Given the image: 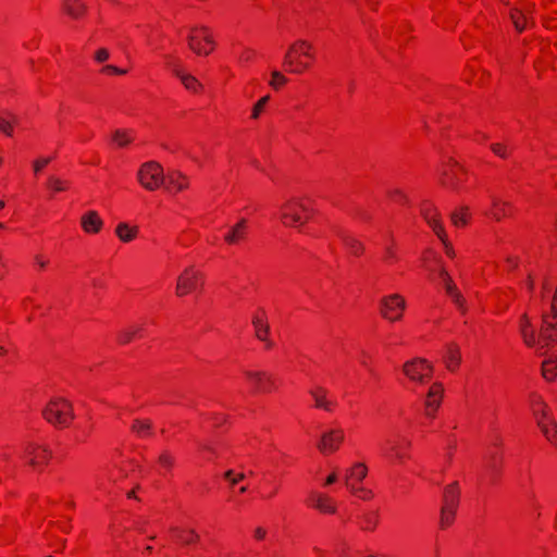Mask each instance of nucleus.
Masks as SVG:
<instances>
[{
	"instance_id": "obj_32",
	"label": "nucleus",
	"mask_w": 557,
	"mask_h": 557,
	"mask_svg": "<svg viewBox=\"0 0 557 557\" xmlns=\"http://www.w3.org/2000/svg\"><path fill=\"white\" fill-rule=\"evenodd\" d=\"M139 227L126 222H120L115 227V235L122 243H131L138 236Z\"/></svg>"
},
{
	"instance_id": "obj_14",
	"label": "nucleus",
	"mask_w": 557,
	"mask_h": 557,
	"mask_svg": "<svg viewBox=\"0 0 557 557\" xmlns=\"http://www.w3.org/2000/svg\"><path fill=\"white\" fill-rule=\"evenodd\" d=\"M345 441V432L341 428L324 431L317 443V449L323 456L335 454Z\"/></svg>"
},
{
	"instance_id": "obj_20",
	"label": "nucleus",
	"mask_w": 557,
	"mask_h": 557,
	"mask_svg": "<svg viewBox=\"0 0 557 557\" xmlns=\"http://www.w3.org/2000/svg\"><path fill=\"white\" fill-rule=\"evenodd\" d=\"M252 327L255 337L264 344L265 349H272L273 341L270 338V325L264 311L260 310L252 315Z\"/></svg>"
},
{
	"instance_id": "obj_42",
	"label": "nucleus",
	"mask_w": 557,
	"mask_h": 557,
	"mask_svg": "<svg viewBox=\"0 0 557 557\" xmlns=\"http://www.w3.org/2000/svg\"><path fill=\"white\" fill-rule=\"evenodd\" d=\"M152 424L149 420L136 419L132 423V431L139 436H146L151 434Z\"/></svg>"
},
{
	"instance_id": "obj_58",
	"label": "nucleus",
	"mask_w": 557,
	"mask_h": 557,
	"mask_svg": "<svg viewBox=\"0 0 557 557\" xmlns=\"http://www.w3.org/2000/svg\"><path fill=\"white\" fill-rule=\"evenodd\" d=\"M552 319H557V294H554L553 301H552Z\"/></svg>"
},
{
	"instance_id": "obj_60",
	"label": "nucleus",
	"mask_w": 557,
	"mask_h": 557,
	"mask_svg": "<svg viewBox=\"0 0 557 557\" xmlns=\"http://www.w3.org/2000/svg\"><path fill=\"white\" fill-rule=\"evenodd\" d=\"M527 286H528V288H529L530 290H532V289H533V287H534V282H533V280L531 278V276H529V277H528Z\"/></svg>"
},
{
	"instance_id": "obj_43",
	"label": "nucleus",
	"mask_w": 557,
	"mask_h": 557,
	"mask_svg": "<svg viewBox=\"0 0 557 557\" xmlns=\"http://www.w3.org/2000/svg\"><path fill=\"white\" fill-rule=\"evenodd\" d=\"M542 374L546 381H554L557 376V363L553 359L544 360L542 363Z\"/></svg>"
},
{
	"instance_id": "obj_36",
	"label": "nucleus",
	"mask_w": 557,
	"mask_h": 557,
	"mask_svg": "<svg viewBox=\"0 0 557 557\" xmlns=\"http://www.w3.org/2000/svg\"><path fill=\"white\" fill-rule=\"evenodd\" d=\"M469 219H470V213H469V207H467V206L456 209L450 214L451 223L456 227L466 226L469 222Z\"/></svg>"
},
{
	"instance_id": "obj_26",
	"label": "nucleus",
	"mask_w": 557,
	"mask_h": 557,
	"mask_svg": "<svg viewBox=\"0 0 557 557\" xmlns=\"http://www.w3.org/2000/svg\"><path fill=\"white\" fill-rule=\"evenodd\" d=\"M249 222L247 219L243 218L240 219L235 225L228 228V231L224 234L223 239L224 242L230 245H238L243 240L246 239Z\"/></svg>"
},
{
	"instance_id": "obj_64",
	"label": "nucleus",
	"mask_w": 557,
	"mask_h": 557,
	"mask_svg": "<svg viewBox=\"0 0 557 557\" xmlns=\"http://www.w3.org/2000/svg\"><path fill=\"white\" fill-rule=\"evenodd\" d=\"M151 550H152V546H146V547H145V552H147V553H151Z\"/></svg>"
},
{
	"instance_id": "obj_11",
	"label": "nucleus",
	"mask_w": 557,
	"mask_h": 557,
	"mask_svg": "<svg viewBox=\"0 0 557 557\" xmlns=\"http://www.w3.org/2000/svg\"><path fill=\"white\" fill-rule=\"evenodd\" d=\"M406 309V299L398 293L385 295L379 301L380 315L391 323L401 321Z\"/></svg>"
},
{
	"instance_id": "obj_23",
	"label": "nucleus",
	"mask_w": 557,
	"mask_h": 557,
	"mask_svg": "<svg viewBox=\"0 0 557 557\" xmlns=\"http://www.w3.org/2000/svg\"><path fill=\"white\" fill-rule=\"evenodd\" d=\"M513 205L511 201L505 200L498 196L491 197V207L488 215L496 222L509 218L512 214Z\"/></svg>"
},
{
	"instance_id": "obj_6",
	"label": "nucleus",
	"mask_w": 557,
	"mask_h": 557,
	"mask_svg": "<svg viewBox=\"0 0 557 557\" xmlns=\"http://www.w3.org/2000/svg\"><path fill=\"white\" fill-rule=\"evenodd\" d=\"M531 408L537 425L547 441L557 446V424L552 417L548 405L541 396H535L532 399Z\"/></svg>"
},
{
	"instance_id": "obj_61",
	"label": "nucleus",
	"mask_w": 557,
	"mask_h": 557,
	"mask_svg": "<svg viewBox=\"0 0 557 557\" xmlns=\"http://www.w3.org/2000/svg\"><path fill=\"white\" fill-rule=\"evenodd\" d=\"M375 527V522L368 521V523L363 527L366 530H373Z\"/></svg>"
},
{
	"instance_id": "obj_30",
	"label": "nucleus",
	"mask_w": 557,
	"mask_h": 557,
	"mask_svg": "<svg viewBox=\"0 0 557 557\" xmlns=\"http://www.w3.org/2000/svg\"><path fill=\"white\" fill-rule=\"evenodd\" d=\"M443 360L447 370L456 371L461 362V351L457 344L450 343L446 345L443 354Z\"/></svg>"
},
{
	"instance_id": "obj_45",
	"label": "nucleus",
	"mask_w": 557,
	"mask_h": 557,
	"mask_svg": "<svg viewBox=\"0 0 557 557\" xmlns=\"http://www.w3.org/2000/svg\"><path fill=\"white\" fill-rule=\"evenodd\" d=\"M510 18L517 30L521 32L527 23V15L519 9H515L510 12Z\"/></svg>"
},
{
	"instance_id": "obj_7",
	"label": "nucleus",
	"mask_w": 557,
	"mask_h": 557,
	"mask_svg": "<svg viewBox=\"0 0 557 557\" xmlns=\"http://www.w3.org/2000/svg\"><path fill=\"white\" fill-rule=\"evenodd\" d=\"M203 286V272L196 264H189L183 269L176 278L175 295L177 297H186L202 289Z\"/></svg>"
},
{
	"instance_id": "obj_40",
	"label": "nucleus",
	"mask_w": 557,
	"mask_h": 557,
	"mask_svg": "<svg viewBox=\"0 0 557 557\" xmlns=\"http://www.w3.org/2000/svg\"><path fill=\"white\" fill-rule=\"evenodd\" d=\"M456 511L457 508L442 506L440 515V529L445 530L454 523Z\"/></svg>"
},
{
	"instance_id": "obj_33",
	"label": "nucleus",
	"mask_w": 557,
	"mask_h": 557,
	"mask_svg": "<svg viewBox=\"0 0 557 557\" xmlns=\"http://www.w3.org/2000/svg\"><path fill=\"white\" fill-rule=\"evenodd\" d=\"M460 491L457 482L450 483L444 488L442 506L458 508Z\"/></svg>"
},
{
	"instance_id": "obj_16",
	"label": "nucleus",
	"mask_w": 557,
	"mask_h": 557,
	"mask_svg": "<svg viewBox=\"0 0 557 557\" xmlns=\"http://www.w3.org/2000/svg\"><path fill=\"white\" fill-rule=\"evenodd\" d=\"M444 397V386L441 382H434L423 400V414L428 419H434L442 405Z\"/></svg>"
},
{
	"instance_id": "obj_55",
	"label": "nucleus",
	"mask_w": 557,
	"mask_h": 557,
	"mask_svg": "<svg viewBox=\"0 0 557 557\" xmlns=\"http://www.w3.org/2000/svg\"><path fill=\"white\" fill-rule=\"evenodd\" d=\"M384 261L387 264H393L394 262L397 261V252L393 246H389L385 249Z\"/></svg>"
},
{
	"instance_id": "obj_13",
	"label": "nucleus",
	"mask_w": 557,
	"mask_h": 557,
	"mask_svg": "<svg viewBox=\"0 0 557 557\" xmlns=\"http://www.w3.org/2000/svg\"><path fill=\"white\" fill-rule=\"evenodd\" d=\"M23 459L34 470L41 472L51 459V450L39 443H28L23 453Z\"/></svg>"
},
{
	"instance_id": "obj_54",
	"label": "nucleus",
	"mask_w": 557,
	"mask_h": 557,
	"mask_svg": "<svg viewBox=\"0 0 557 557\" xmlns=\"http://www.w3.org/2000/svg\"><path fill=\"white\" fill-rule=\"evenodd\" d=\"M491 149L494 154L500 157V158H507L508 157V148L506 145L502 143H496L491 146Z\"/></svg>"
},
{
	"instance_id": "obj_3",
	"label": "nucleus",
	"mask_w": 557,
	"mask_h": 557,
	"mask_svg": "<svg viewBox=\"0 0 557 557\" xmlns=\"http://www.w3.org/2000/svg\"><path fill=\"white\" fill-rule=\"evenodd\" d=\"M368 475L369 467L363 461L352 462L344 473V484L349 494L363 502H369L374 497L373 490L366 484Z\"/></svg>"
},
{
	"instance_id": "obj_37",
	"label": "nucleus",
	"mask_w": 557,
	"mask_h": 557,
	"mask_svg": "<svg viewBox=\"0 0 557 557\" xmlns=\"http://www.w3.org/2000/svg\"><path fill=\"white\" fill-rule=\"evenodd\" d=\"M70 182L57 175H50L47 181V187L52 193H65L70 189Z\"/></svg>"
},
{
	"instance_id": "obj_2",
	"label": "nucleus",
	"mask_w": 557,
	"mask_h": 557,
	"mask_svg": "<svg viewBox=\"0 0 557 557\" xmlns=\"http://www.w3.org/2000/svg\"><path fill=\"white\" fill-rule=\"evenodd\" d=\"M315 60L314 47L308 40L299 39L293 42L284 58L286 71L302 74L311 69Z\"/></svg>"
},
{
	"instance_id": "obj_38",
	"label": "nucleus",
	"mask_w": 557,
	"mask_h": 557,
	"mask_svg": "<svg viewBox=\"0 0 557 557\" xmlns=\"http://www.w3.org/2000/svg\"><path fill=\"white\" fill-rule=\"evenodd\" d=\"M143 331L141 327L138 326H128L124 330H121L117 334V342L121 345H127L129 344L135 337L140 335V332Z\"/></svg>"
},
{
	"instance_id": "obj_9",
	"label": "nucleus",
	"mask_w": 557,
	"mask_h": 557,
	"mask_svg": "<svg viewBox=\"0 0 557 557\" xmlns=\"http://www.w3.org/2000/svg\"><path fill=\"white\" fill-rule=\"evenodd\" d=\"M421 215L428 223V225L433 230V232L436 234V236L442 240L444 245V251L445 255L454 259L456 257V251L451 244L446 238L445 228L442 224L440 213L437 209L434 207V205L431 201H424L421 205Z\"/></svg>"
},
{
	"instance_id": "obj_35",
	"label": "nucleus",
	"mask_w": 557,
	"mask_h": 557,
	"mask_svg": "<svg viewBox=\"0 0 557 557\" xmlns=\"http://www.w3.org/2000/svg\"><path fill=\"white\" fill-rule=\"evenodd\" d=\"M112 141L119 148H126L133 143L132 132L124 128H117L112 134Z\"/></svg>"
},
{
	"instance_id": "obj_62",
	"label": "nucleus",
	"mask_w": 557,
	"mask_h": 557,
	"mask_svg": "<svg viewBox=\"0 0 557 557\" xmlns=\"http://www.w3.org/2000/svg\"><path fill=\"white\" fill-rule=\"evenodd\" d=\"M127 498H136V492L135 490H132L127 493Z\"/></svg>"
},
{
	"instance_id": "obj_27",
	"label": "nucleus",
	"mask_w": 557,
	"mask_h": 557,
	"mask_svg": "<svg viewBox=\"0 0 557 557\" xmlns=\"http://www.w3.org/2000/svg\"><path fill=\"white\" fill-rule=\"evenodd\" d=\"M169 66L171 67L172 73L181 81L187 90L194 94H198L202 90L203 86L197 77L185 72L178 65H171V63H169Z\"/></svg>"
},
{
	"instance_id": "obj_48",
	"label": "nucleus",
	"mask_w": 557,
	"mask_h": 557,
	"mask_svg": "<svg viewBox=\"0 0 557 557\" xmlns=\"http://www.w3.org/2000/svg\"><path fill=\"white\" fill-rule=\"evenodd\" d=\"M52 157H39L32 163L35 175H38L52 161Z\"/></svg>"
},
{
	"instance_id": "obj_5",
	"label": "nucleus",
	"mask_w": 557,
	"mask_h": 557,
	"mask_svg": "<svg viewBox=\"0 0 557 557\" xmlns=\"http://www.w3.org/2000/svg\"><path fill=\"white\" fill-rule=\"evenodd\" d=\"M187 46L197 55L207 57L215 49L212 29L207 25H194L187 35Z\"/></svg>"
},
{
	"instance_id": "obj_24",
	"label": "nucleus",
	"mask_w": 557,
	"mask_h": 557,
	"mask_svg": "<svg viewBox=\"0 0 557 557\" xmlns=\"http://www.w3.org/2000/svg\"><path fill=\"white\" fill-rule=\"evenodd\" d=\"M169 533L175 542H178L183 545L196 544L200 540V535L195 529L183 525H171Z\"/></svg>"
},
{
	"instance_id": "obj_46",
	"label": "nucleus",
	"mask_w": 557,
	"mask_h": 557,
	"mask_svg": "<svg viewBox=\"0 0 557 557\" xmlns=\"http://www.w3.org/2000/svg\"><path fill=\"white\" fill-rule=\"evenodd\" d=\"M287 81L288 79H287V77L285 75H283L278 71H274V72H272L271 81L269 82V85L273 89L278 90V89H281L287 83Z\"/></svg>"
},
{
	"instance_id": "obj_52",
	"label": "nucleus",
	"mask_w": 557,
	"mask_h": 557,
	"mask_svg": "<svg viewBox=\"0 0 557 557\" xmlns=\"http://www.w3.org/2000/svg\"><path fill=\"white\" fill-rule=\"evenodd\" d=\"M110 51L107 48H99L94 53V60L97 63H104L110 59Z\"/></svg>"
},
{
	"instance_id": "obj_41",
	"label": "nucleus",
	"mask_w": 557,
	"mask_h": 557,
	"mask_svg": "<svg viewBox=\"0 0 557 557\" xmlns=\"http://www.w3.org/2000/svg\"><path fill=\"white\" fill-rule=\"evenodd\" d=\"M422 265L425 270L434 272L438 264V256L435 251L428 249L422 255Z\"/></svg>"
},
{
	"instance_id": "obj_39",
	"label": "nucleus",
	"mask_w": 557,
	"mask_h": 557,
	"mask_svg": "<svg viewBox=\"0 0 557 557\" xmlns=\"http://www.w3.org/2000/svg\"><path fill=\"white\" fill-rule=\"evenodd\" d=\"M343 244L347 248L349 253L355 257L361 256L364 251L363 244L354 236H345L343 238Z\"/></svg>"
},
{
	"instance_id": "obj_57",
	"label": "nucleus",
	"mask_w": 557,
	"mask_h": 557,
	"mask_svg": "<svg viewBox=\"0 0 557 557\" xmlns=\"http://www.w3.org/2000/svg\"><path fill=\"white\" fill-rule=\"evenodd\" d=\"M267 535V530L262 527H258L253 532V537L258 541L264 540Z\"/></svg>"
},
{
	"instance_id": "obj_4",
	"label": "nucleus",
	"mask_w": 557,
	"mask_h": 557,
	"mask_svg": "<svg viewBox=\"0 0 557 557\" xmlns=\"http://www.w3.org/2000/svg\"><path fill=\"white\" fill-rule=\"evenodd\" d=\"M42 418L57 429L69 428L74 418L72 403L62 396H53L45 405L41 411Z\"/></svg>"
},
{
	"instance_id": "obj_10",
	"label": "nucleus",
	"mask_w": 557,
	"mask_h": 557,
	"mask_svg": "<svg viewBox=\"0 0 557 557\" xmlns=\"http://www.w3.org/2000/svg\"><path fill=\"white\" fill-rule=\"evenodd\" d=\"M433 366L424 358H412L406 361L401 367L403 374L414 385H424L433 376Z\"/></svg>"
},
{
	"instance_id": "obj_1",
	"label": "nucleus",
	"mask_w": 557,
	"mask_h": 557,
	"mask_svg": "<svg viewBox=\"0 0 557 557\" xmlns=\"http://www.w3.org/2000/svg\"><path fill=\"white\" fill-rule=\"evenodd\" d=\"M317 211L307 196H290L278 207V220L284 227L300 230Z\"/></svg>"
},
{
	"instance_id": "obj_47",
	"label": "nucleus",
	"mask_w": 557,
	"mask_h": 557,
	"mask_svg": "<svg viewBox=\"0 0 557 557\" xmlns=\"http://www.w3.org/2000/svg\"><path fill=\"white\" fill-rule=\"evenodd\" d=\"M100 74L102 75H126L128 73L127 69H122L112 64H106L100 69Z\"/></svg>"
},
{
	"instance_id": "obj_29",
	"label": "nucleus",
	"mask_w": 557,
	"mask_h": 557,
	"mask_svg": "<svg viewBox=\"0 0 557 557\" xmlns=\"http://www.w3.org/2000/svg\"><path fill=\"white\" fill-rule=\"evenodd\" d=\"M64 13L73 20H82L86 16L88 7L84 0H63Z\"/></svg>"
},
{
	"instance_id": "obj_49",
	"label": "nucleus",
	"mask_w": 557,
	"mask_h": 557,
	"mask_svg": "<svg viewBox=\"0 0 557 557\" xmlns=\"http://www.w3.org/2000/svg\"><path fill=\"white\" fill-rule=\"evenodd\" d=\"M388 198L396 202V203H399V205H405L407 203V196L406 194L399 189V188H393L388 191Z\"/></svg>"
},
{
	"instance_id": "obj_44",
	"label": "nucleus",
	"mask_w": 557,
	"mask_h": 557,
	"mask_svg": "<svg viewBox=\"0 0 557 557\" xmlns=\"http://www.w3.org/2000/svg\"><path fill=\"white\" fill-rule=\"evenodd\" d=\"M270 100V96H263L261 97L251 108L250 119L253 121H257L260 119L261 114L263 113L268 102Z\"/></svg>"
},
{
	"instance_id": "obj_50",
	"label": "nucleus",
	"mask_w": 557,
	"mask_h": 557,
	"mask_svg": "<svg viewBox=\"0 0 557 557\" xmlns=\"http://www.w3.org/2000/svg\"><path fill=\"white\" fill-rule=\"evenodd\" d=\"M223 476L226 481H228L232 487L245 479L244 473H235L233 470H227Z\"/></svg>"
},
{
	"instance_id": "obj_21",
	"label": "nucleus",
	"mask_w": 557,
	"mask_h": 557,
	"mask_svg": "<svg viewBox=\"0 0 557 557\" xmlns=\"http://www.w3.org/2000/svg\"><path fill=\"white\" fill-rule=\"evenodd\" d=\"M163 186L173 195L184 193L190 187V177L181 170H170Z\"/></svg>"
},
{
	"instance_id": "obj_18",
	"label": "nucleus",
	"mask_w": 557,
	"mask_h": 557,
	"mask_svg": "<svg viewBox=\"0 0 557 557\" xmlns=\"http://www.w3.org/2000/svg\"><path fill=\"white\" fill-rule=\"evenodd\" d=\"M79 226L85 235L98 236L104 230L106 223L99 211L89 209L79 215Z\"/></svg>"
},
{
	"instance_id": "obj_17",
	"label": "nucleus",
	"mask_w": 557,
	"mask_h": 557,
	"mask_svg": "<svg viewBox=\"0 0 557 557\" xmlns=\"http://www.w3.org/2000/svg\"><path fill=\"white\" fill-rule=\"evenodd\" d=\"M438 276L447 296L461 313H466L468 310L467 300L460 289L457 287L450 274L444 268H441Z\"/></svg>"
},
{
	"instance_id": "obj_59",
	"label": "nucleus",
	"mask_w": 557,
	"mask_h": 557,
	"mask_svg": "<svg viewBox=\"0 0 557 557\" xmlns=\"http://www.w3.org/2000/svg\"><path fill=\"white\" fill-rule=\"evenodd\" d=\"M506 262L508 264V269H515L518 265V260L516 257H508Z\"/></svg>"
},
{
	"instance_id": "obj_53",
	"label": "nucleus",
	"mask_w": 557,
	"mask_h": 557,
	"mask_svg": "<svg viewBox=\"0 0 557 557\" xmlns=\"http://www.w3.org/2000/svg\"><path fill=\"white\" fill-rule=\"evenodd\" d=\"M13 125L10 120H7L2 115H0V132L5 134L7 136L12 137L13 136Z\"/></svg>"
},
{
	"instance_id": "obj_19",
	"label": "nucleus",
	"mask_w": 557,
	"mask_h": 557,
	"mask_svg": "<svg viewBox=\"0 0 557 557\" xmlns=\"http://www.w3.org/2000/svg\"><path fill=\"white\" fill-rule=\"evenodd\" d=\"M412 442L406 436L389 441L386 447V456L395 463L403 465L410 459Z\"/></svg>"
},
{
	"instance_id": "obj_28",
	"label": "nucleus",
	"mask_w": 557,
	"mask_h": 557,
	"mask_svg": "<svg viewBox=\"0 0 557 557\" xmlns=\"http://www.w3.org/2000/svg\"><path fill=\"white\" fill-rule=\"evenodd\" d=\"M552 320L550 315L543 317V326L537 336V346L541 348L557 342V327Z\"/></svg>"
},
{
	"instance_id": "obj_25",
	"label": "nucleus",
	"mask_w": 557,
	"mask_h": 557,
	"mask_svg": "<svg viewBox=\"0 0 557 557\" xmlns=\"http://www.w3.org/2000/svg\"><path fill=\"white\" fill-rule=\"evenodd\" d=\"M309 395L314 403V408L332 412L336 406L335 401L329 398V391L321 385L310 388Z\"/></svg>"
},
{
	"instance_id": "obj_34",
	"label": "nucleus",
	"mask_w": 557,
	"mask_h": 557,
	"mask_svg": "<svg viewBox=\"0 0 557 557\" xmlns=\"http://www.w3.org/2000/svg\"><path fill=\"white\" fill-rule=\"evenodd\" d=\"M174 465L175 457L170 450L163 449L159 453L157 458V466L160 473L168 474L172 471Z\"/></svg>"
},
{
	"instance_id": "obj_56",
	"label": "nucleus",
	"mask_w": 557,
	"mask_h": 557,
	"mask_svg": "<svg viewBox=\"0 0 557 557\" xmlns=\"http://www.w3.org/2000/svg\"><path fill=\"white\" fill-rule=\"evenodd\" d=\"M338 482V474L334 470L322 482V487H329Z\"/></svg>"
},
{
	"instance_id": "obj_22",
	"label": "nucleus",
	"mask_w": 557,
	"mask_h": 557,
	"mask_svg": "<svg viewBox=\"0 0 557 557\" xmlns=\"http://www.w3.org/2000/svg\"><path fill=\"white\" fill-rule=\"evenodd\" d=\"M309 500L311 503V506L323 515H335L337 512L336 500L324 492H311Z\"/></svg>"
},
{
	"instance_id": "obj_12",
	"label": "nucleus",
	"mask_w": 557,
	"mask_h": 557,
	"mask_svg": "<svg viewBox=\"0 0 557 557\" xmlns=\"http://www.w3.org/2000/svg\"><path fill=\"white\" fill-rule=\"evenodd\" d=\"M467 171L454 159L449 158L443 162L440 173L441 184L449 189L459 190L466 181Z\"/></svg>"
},
{
	"instance_id": "obj_31",
	"label": "nucleus",
	"mask_w": 557,
	"mask_h": 557,
	"mask_svg": "<svg viewBox=\"0 0 557 557\" xmlns=\"http://www.w3.org/2000/svg\"><path fill=\"white\" fill-rule=\"evenodd\" d=\"M520 333L523 338V342L529 347L537 346V335L535 330L533 329L531 321L528 314H523L520 319Z\"/></svg>"
},
{
	"instance_id": "obj_8",
	"label": "nucleus",
	"mask_w": 557,
	"mask_h": 557,
	"mask_svg": "<svg viewBox=\"0 0 557 557\" xmlns=\"http://www.w3.org/2000/svg\"><path fill=\"white\" fill-rule=\"evenodd\" d=\"M136 178L144 189L147 191H156L163 186L165 182L163 166L157 161H146L138 168Z\"/></svg>"
},
{
	"instance_id": "obj_63",
	"label": "nucleus",
	"mask_w": 557,
	"mask_h": 557,
	"mask_svg": "<svg viewBox=\"0 0 557 557\" xmlns=\"http://www.w3.org/2000/svg\"><path fill=\"white\" fill-rule=\"evenodd\" d=\"M246 492H247V487H246V486H242V487L239 488V493H240V494H244V493H246Z\"/></svg>"
},
{
	"instance_id": "obj_51",
	"label": "nucleus",
	"mask_w": 557,
	"mask_h": 557,
	"mask_svg": "<svg viewBox=\"0 0 557 557\" xmlns=\"http://www.w3.org/2000/svg\"><path fill=\"white\" fill-rule=\"evenodd\" d=\"M33 260L38 271H45L50 263L49 259L44 253L40 252L36 253Z\"/></svg>"
},
{
	"instance_id": "obj_15",
	"label": "nucleus",
	"mask_w": 557,
	"mask_h": 557,
	"mask_svg": "<svg viewBox=\"0 0 557 557\" xmlns=\"http://www.w3.org/2000/svg\"><path fill=\"white\" fill-rule=\"evenodd\" d=\"M245 376L257 393L271 394L277 389L276 380L273 374L262 370H249Z\"/></svg>"
}]
</instances>
